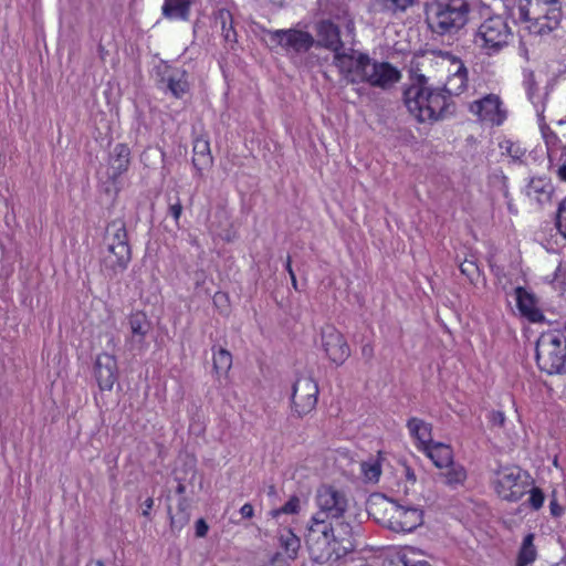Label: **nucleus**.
Returning <instances> with one entry per match:
<instances>
[{
  "label": "nucleus",
  "instance_id": "nucleus-3",
  "mask_svg": "<svg viewBox=\"0 0 566 566\" xmlns=\"http://www.w3.org/2000/svg\"><path fill=\"white\" fill-rule=\"evenodd\" d=\"M478 0H438L427 7V22L433 33L452 35L473 18Z\"/></svg>",
  "mask_w": 566,
  "mask_h": 566
},
{
  "label": "nucleus",
  "instance_id": "nucleus-1",
  "mask_svg": "<svg viewBox=\"0 0 566 566\" xmlns=\"http://www.w3.org/2000/svg\"><path fill=\"white\" fill-rule=\"evenodd\" d=\"M443 62L452 66L444 86L431 88L423 74L417 75L405 90L403 101L411 115L418 122H437L454 112L452 96L461 95L468 86V69L463 62L450 52H438Z\"/></svg>",
  "mask_w": 566,
  "mask_h": 566
},
{
  "label": "nucleus",
  "instance_id": "nucleus-7",
  "mask_svg": "<svg viewBox=\"0 0 566 566\" xmlns=\"http://www.w3.org/2000/svg\"><path fill=\"white\" fill-rule=\"evenodd\" d=\"M512 38L513 34L506 21L495 15L481 23L474 35V43L486 55H493L507 46Z\"/></svg>",
  "mask_w": 566,
  "mask_h": 566
},
{
  "label": "nucleus",
  "instance_id": "nucleus-60",
  "mask_svg": "<svg viewBox=\"0 0 566 566\" xmlns=\"http://www.w3.org/2000/svg\"><path fill=\"white\" fill-rule=\"evenodd\" d=\"M289 274H290V277H291V279H292L293 276H295V273H294V271H293V270H290V271H289Z\"/></svg>",
  "mask_w": 566,
  "mask_h": 566
},
{
  "label": "nucleus",
  "instance_id": "nucleus-18",
  "mask_svg": "<svg viewBox=\"0 0 566 566\" xmlns=\"http://www.w3.org/2000/svg\"><path fill=\"white\" fill-rule=\"evenodd\" d=\"M130 329V345L133 348H143L146 335L149 333L151 325L147 316L143 312L132 313L128 317Z\"/></svg>",
  "mask_w": 566,
  "mask_h": 566
},
{
  "label": "nucleus",
  "instance_id": "nucleus-55",
  "mask_svg": "<svg viewBox=\"0 0 566 566\" xmlns=\"http://www.w3.org/2000/svg\"><path fill=\"white\" fill-rule=\"evenodd\" d=\"M176 491L178 494H184L186 491V486L182 483H179Z\"/></svg>",
  "mask_w": 566,
  "mask_h": 566
},
{
  "label": "nucleus",
  "instance_id": "nucleus-8",
  "mask_svg": "<svg viewBox=\"0 0 566 566\" xmlns=\"http://www.w3.org/2000/svg\"><path fill=\"white\" fill-rule=\"evenodd\" d=\"M493 485L501 499L516 502L527 492L530 483L518 467H505L495 472Z\"/></svg>",
  "mask_w": 566,
  "mask_h": 566
},
{
  "label": "nucleus",
  "instance_id": "nucleus-48",
  "mask_svg": "<svg viewBox=\"0 0 566 566\" xmlns=\"http://www.w3.org/2000/svg\"><path fill=\"white\" fill-rule=\"evenodd\" d=\"M272 566H289L287 563L283 559L280 553H275L271 558Z\"/></svg>",
  "mask_w": 566,
  "mask_h": 566
},
{
  "label": "nucleus",
  "instance_id": "nucleus-17",
  "mask_svg": "<svg viewBox=\"0 0 566 566\" xmlns=\"http://www.w3.org/2000/svg\"><path fill=\"white\" fill-rule=\"evenodd\" d=\"M562 20L560 8H546V17L541 20H523L527 23V29L531 33L536 35H544L557 29Z\"/></svg>",
  "mask_w": 566,
  "mask_h": 566
},
{
  "label": "nucleus",
  "instance_id": "nucleus-12",
  "mask_svg": "<svg viewBox=\"0 0 566 566\" xmlns=\"http://www.w3.org/2000/svg\"><path fill=\"white\" fill-rule=\"evenodd\" d=\"M322 347L331 361L343 365L350 356V348L344 335L334 326L322 329Z\"/></svg>",
  "mask_w": 566,
  "mask_h": 566
},
{
  "label": "nucleus",
  "instance_id": "nucleus-58",
  "mask_svg": "<svg viewBox=\"0 0 566 566\" xmlns=\"http://www.w3.org/2000/svg\"><path fill=\"white\" fill-rule=\"evenodd\" d=\"M553 566H566V560H562Z\"/></svg>",
  "mask_w": 566,
  "mask_h": 566
},
{
  "label": "nucleus",
  "instance_id": "nucleus-44",
  "mask_svg": "<svg viewBox=\"0 0 566 566\" xmlns=\"http://www.w3.org/2000/svg\"><path fill=\"white\" fill-rule=\"evenodd\" d=\"M209 526L203 518L196 522V536L205 537L208 533Z\"/></svg>",
  "mask_w": 566,
  "mask_h": 566
},
{
  "label": "nucleus",
  "instance_id": "nucleus-61",
  "mask_svg": "<svg viewBox=\"0 0 566 566\" xmlns=\"http://www.w3.org/2000/svg\"><path fill=\"white\" fill-rule=\"evenodd\" d=\"M402 566H405V558L402 559Z\"/></svg>",
  "mask_w": 566,
  "mask_h": 566
},
{
  "label": "nucleus",
  "instance_id": "nucleus-43",
  "mask_svg": "<svg viewBox=\"0 0 566 566\" xmlns=\"http://www.w3.org/2000/svg\"><path fill=\"white\" fill-rule=\"evenodd\" d=\"M490 421L493 426L502 427L505 422V416L502 411H492Z\"/></svg>",
  "mask_w": 566,
  "mask_h": 566
},
{
  "label": "nucleus",
  "instance_id": "nucleus-21",
  "mask_svg": "<svg viewBox=\"0 0 566 566\" xmlns=\"http://www.w3.org/2000/svg\"><path fill=\"white\" fill-rule=\"evenodd\" d=\"M553 193L554 187L552 182L545 178H532L526 188L527 197L535 200L541 206L551 202Z\"/></svg>",
  "mask_w": 566,
  "mask_h": 566
},
{
  "label": "nucleus",
  "instance_id": "nucleus-54",
  "mask_svg": "<svg viewBox=\"0 0 566 566\" xmlns=\"http://www.w3.org/2000/svg\"><path fill=\"white\" fill-rule=\"evenodd\" d=\"M406 476L411 482L416 481V474L409 468L406 469Z\"/></svg>",
  "mask_w": 566,
  "mask_h": 566
},
{
  "label": "nucleus",
  "instance_id": "nucleus-34",
  "mask_svg": "<svg viewBox=\"0 0 566 566\" xmlns=\"http://www.w3.org/2000/svg\"><path fill=\"white\" fill-rule=\"evenodd\" d=\"M300 499L296 495L290 497V500L281 507L272 510L270 515L274 518L279 517L281 514H297L300 511Z\"/></svg>",
  "mask_w": 566,
  "mask_h": 566
},
{
  "label": "nucleus",
  "instance_id": "nucleus-2",
  "mask_svg": "<svg viewBox=\"0 0 566 566\" xmlns=\"http://www.w3.org/2000/svg\"><path fill=\"white\" fill-rule=\"evenodd\" d=\"M338 69L350 83L366 82L374 87L387 90L401 78L400 71L388 62H378L367 54L338 56Z\"/></svg>",
  "mask_w": 566,
  "mask_h": 566
},
{
  "label": "nucleus",
  "instance_id": "nucleus-15",
  "mask_svg": "<svg viewBox=\"0 0 566 566\" xmlns=\"http://www.w3.org/2000/svg\"><path fill=\"white\" fill-rule=\"evenodd\" d=\"M317 44L334 52V63L338 67V56L353 55L342 52L343 42L340 41L339 30L331 21H322L317 24Z\"/></svg>",
  "mask_w": 566,
  "mask_h": 566
},
{
  "label": "nucleus",
  "instance_id": "nucleus-39",
  "mask_svg": "<svg viewBox=\"0 0 566 566\" xmlns=\"http://www.w3.org/2000/svg\"><path fill=\"white\" fill-rule=\"evenodd\" d=\"M168 514L170 515V526L171 528L181 530L190 520L189 512H178L177 515H171L170 507L168 509Z\"/></svg>",
  "mask_w": 566,
  "mask_h": 566
},
{
  "label": "nucleus",
  "instance_id": "nucleus-26",
  "mask_svg": "<svg viewBox=\"0 0 566 566\" xmlns=\"http://www.w3.org/2000/svg\"><path fill=\"white\" fill-rule=\"evenodd\" d=\"M163 81L167 82V88L177 98L182 97L189 91L187 73L184 70H172Z\"/></svg>",
  "mask_w": 566,
  "mask_h": 566
},
{
  "label": "nucleus",
  "instance_id": "nucleus-6",
  "mask_svg": "<svg viewBox=\"0 0 566 566\" xmlns=\"http://www.w3.org/2000/svg\"><path fill=\"white\" fill-rule=\"evenodd\" d=\"M536 361L548 375L560 374L566 364V336L557 331L543 333L536 343Z\"/></svg>",
  "mask_w": 566,
  "mask_h": 566
},
{
  "label": "nucleus",
  "instance_id": "nucleus-22",
  "mask_svg": "<svg viewBox=\"0 0 566 566\" xmlns=\"http://www.w3.org/2000/svg\"><path fill=\"white\" fill-rule=\"evenodd\" d=\"M130 163V150L125 144H117L114 147L109 159V176L113 179L119 177L128 169Z\"/></svg>",
  "mask_w": 566,
  "mask_h": 566
},
{
  "label": "nucleus",
  "instance_id": "nucleus-51",
  "mask_svg": "<svg viewBox=\"0 0 566 566\" xmlns=\"http://www.w3.org/2000/svg\"><path fill=\"white\" fill-rule=\"evenodd\" d=\"M549 507H551V512L554 516L560 515L562 509L555 501L551 502Z\"/></svg>",
  "mask_w": 566,
  "mask_h": 566
},
{
  "label": "nucleus",
  "instance_id": "nucleus-24",
  "mask_svg": "<svg viewBox=\"0 0 566 566\" xmlns=\"http://www.w3.org/2000/svg\"><path fill=\"white\" fill-rule=\"evenodd\" d=\"M428 458L431 459L433 464L439 468L443 469L447 465H450L451 462H453V451L450 446L441 443V442H433L429 446H427L426 449H423Z\"/></svg>",
  "mask_w": 566,
  "mask_h": 566
},
{
  "label": "nucleus",
  "instance_id": "nucleus-14",
  "mask_svg": "<svg viewBox=\"0 0 566 566\" xmlns=\"http://www.w3.org/2000/svg\"><path fill=\"white\" fill-rule=\"evenodd\" d=\"M470 111L479 116L481 120L490 122L493 125H501L506 118V112L502 108L499 95L489 94L470 105Z\"/></svg>",
  "mask_w": 566,
  "mask_h": 566
},
{
  "label": "nucleus",
  "instance_id": "nucleus-37",
  "mask_svg": "<svg viewBox=\"0 0 566 566\" xmlns=\"http://www.w3.org/2000/svg\"><path fill=\"white\" fill-rule=\"evenodd\" d=\"M500 147L503 149V154L510 156L514 161H520L525 155V149L511 140H504Z\"/></svg>",
  "mask_w": 566,
  "mask_h": 566
},
{
  "label": "nucleus",
  "instance_id": "nucleus-47",
  "mask_svg": "<svg viewBox=\"0 0 566 566\" xmlns=\"http://www.w3.org/2000/svg\"><path fill=\"white\" fill-rule=\"evenodd\" d=\"M531 3H538V6H546L547 8H560L558 0H531Z\"/></svg>",
  "mask_w": 566,
  "mask_h": 566
},
{
  "label": "nucleus",
  "instance_id": "nucleus-20",
  "mask_svg": "<svg viewBox=\"0 0 566 566\" xmlns=\"http://www.w3.org/2000/svg\"><path fill=\"white\" fill-rule=\"evenodd\" d=\"M546 6L531 3V0H518L517 4L511 8V15L516 21L541 20L546 17Z\"/></svg>",
  "mask_w": 566,
  "mask_h": 566
},
{
  "label": "nucleus",
  "instance_id": "nucleus-27",
  "mask_svg": "<svg viewBox=\"0 0 566 566\" xmlns=\"http://www.w3.org/2000/svg\"><path fill=\"white\" fill-rule=\"evenodd\" d=\"M440 472V478L443 483L452 489H455L458 485H462L467 480V471L463 465L460 463L451 462L450 465H447Z\"/></svg>",
  "mask_w": 566,
  "mask_h": 566
},
{
  "label": "nucleus",
  "instance_id": "nucleus-46",
  "mask_svg": "<svg viewBox=\"0 0 566 566\" xmlns=\"http://www.w3.org/2000/svg\"><path fill=\"white\" fill-rule=\"evenodd\" d=\"M240 513L244 518H251L254 514L253 506L250 503H245L241 509Z\"/></svg>",
  "mask_w": 566,
  "mask_h": 566
},
{
  "label": "nucleus",
  "instance_id": "nucleus-57",
  "mask_svg": "<svg viewBox=\"0 0 566 566\" xmlns=\"http://www.w3.org/2000/svg\"><path fill=\"white\" fill-rule=\"evenodd\" d=\"M291 282H292L293 287H294L295 290H297V281H296V276H293V277L291 279Z\"/></svg>",
  "mask_w": 566,
  "mask_h": 566
},
{
  "label": "nucleus",
  "instance_id": "nucleus-40",
  "mask_svg": "<svg viewBox=\"0 0 566 566\" xmlns=\"http://www.w3.org/2000/svg\"><path fill=\"white\" fill-rule=\"evenodd\" d=\"M528 502L534 510L541 509L544 503L543 492L537 488H533L531 490V495H530Z\"/></svg>",
  "mask_w": 566,
  "mask_h": 566
},
{
  "label": "nucleus",
  "instance_id": "nucleus-35",
  "mask_svg": "<svg viewBox=\"0 0 566 566\" xmlns=\"http://www.w3.org/2000/svg\"><path fill=\"white\" fill-rule=\"evenodd\" d=\"M361 467V473L364 474V478L366 481L368 482H377L379 476H380V473H381V468H380V464L377 462V461H368V462H363L360 464Z\"/></svg>",
  "mask_w": 566,
  "mask_h": 566
},
{
  "label": "nucleus",
  "instance_id": "nucleus-33",
  "mask_svg": "<svg viewBox=\"0 0 566 566\" xmlns=\"http://www.w3.org/2000/svg\"><path fill=\"white\" fill-rule=\"evenodd\" d=\"M416 0H376L384 10L396 13L398 11L403 12L415 3Z\"/></svg>",
  "mask_w": 566,
  "mask_h": 566
},
{
  "label": "nucleus",
  "instance_id": "nucleus-49",
  "mask_svg": "<svg viewBox=\"0 0 566 566\" xmlns=\"http://www.w3.org/2000/svg\"><path fill=\"white\" fill-rule=\"evenodd\" d=\"M144 510H143V515L144 516H148L149 515V512L150 510L153 509V505H154V500L151 497H148L144 501Z\"/></svg>",
  "mask_w": 566,
  "mask_h": 566
},
{
  "label": "nucleus",
  "instance_id": "nucleus-9",
  "mask_svg": "<svg viewBox=\"0 0 566 566\" xmlns=\"http://www.w3.org/2000/svg\"><path fill=\"white\" fill-rule=\"evenodd\" d=\"M388 527L397 533H410L422 525L423 511L413 505H403L389 500Z\"/></svg>",
  "mask_w": 566,
  "mask_h": 566
},
{
  "label": "nucleus",
  "instance_id": "nucleus-45",
  "mask_svg": "<svg viewBox=\"0 0 566 566\" xmlns=\"http://www.w3.org/2000/svg\"><path fill=\"white\" fill-rule=\"evenodd\" d=\"M361 356L367 360V361H370L373 358H374V346L368 343V344H365L363 347H361Z\"/></svg>",
  "mask_w": 566,
  "mask_h": 566
},
{
  "label": "nucleus",
  "instance_id": "nucleus-4",
  "mask_svg": "<svg viewBox=\"0 0 566 566\" xmlns=\"http://www.w3.org/2000/svg\"><path fill=\"white\" fill-rule=\"evenodd\" d=\"M338 526L344 531V536L336 535L335 530L327 523L326 518L321 515H313L307 525L305 542L315 558L318 559L329 555V546L333 542L342 543L344 552L354 551L353 528L343 523H339Z\"/></svg>",
  "mask_w": 566,
  "mask_h": 566
},
{
  "label": "nucleus",
  "instance_id": "nucleus-16",
  "mask_svg": "<svg viewBox=\"0 0 566 566\" xmlns=\"http://www.w3.org/2000/svg\"><path fill=\"white\" fill-rule=\"evenodd\" d=\"M95 377L102 390H111L117 380V361L113 355L103 353L95 361Z\"/></svg>",
  "mask_w": 566,
  "mask_h": 566
},
{
  "label": "nucleus",
  "instance_id": "nucleus-28",
  "mask_svg": "<svg viewBox=\"0 0 566 566\" xmlns=\"http://www.w3.org/2000/svg\"><path fill=\"white\" fill-rule=\"evenodd\" d=\"M216 23L221 29V34L227 43L237 42V32L233 28V17L227 9H220L216 15Z\"/></svg>",
  "mask_w": 566,
  "mask_h": 566
},
{
  "label": "nucleus",
  "instance_id": "nucleus-29",
  "mask_svg": "<svg viewBox=\"0 0 566 566\" xmlns=\"http://www.w3.org/2000/svg\"><path fill=\"white\" fill-rule=\"evenodd\" d=\"M190 1L189 0H165L163 6V13L169 19L186 20L189 14Z\"/></svg>",
  "mask_w": 566,
  "mask_h": 566
},
{
  "label": "nucleus",
  "instance_id": "nucleus-23",
  "mask_svg": "<svg viewBox=\"0 0 566 566\" xmlns=\"http://www.w3.org/2000/svg\"><path fill=\"white\" fill-rule=\"evenodd\" d=\"M213 158L210 153V144L207 139L197 138L193 142L192 164L199 174L212 166Z\"/></svg>",
  "mask_w": 566,
  "mask_h": 566
},
{
  "label": "nucleus",
  "instance_id": "nucleus-32",
  "mask_svg": "<svg viewBox=\"0 0 566 566\" xmlns=\"http://www.w3.org/2000/svg\"><path fill=\"white\" fill-rule=\"evenodd\" d=\"M232 366V355L226 348L213 349V370L217 375H227Z\"/></svg>",
  "mask_w": 566,
  "mask_h": 566
},
{
  "label": "nucleus",
  "instance_id": "nucleus-19",
  "mask_svg": "<svg viewBox=\"0 0 566 566\" xmlns=\"http://www.w3.org/2000/svg\"><path fill=\"white\" fill-rule=\"evenodd\" d=\"M517 308L523 316L533 323L542 322L544 315L537 308L535 298L525 289L518 286L515 289Z\"/></svg>",
  "mask_w": 566,
  "mask_h": 566
},
{
  "label": "nucleus",
  "instance_id": "nucleus-56",
  "mask_svg": "<svg viewBox=\"0 0 566 566\" xmlns=\"http://www.w3.org/2000/svg\"><path fill=\"white\" fill-rule=\"evenodd\" d=\"M285 268H286V271H287V272H289L290 270H293V269H292L291 258H290V256H287Z\"/></svg>",
  "mask_w": 566,
  "mask_h": 566
},
{
  "label": "nucleus",
  "instance_id": "nucleus-52",
  "mask_svg": "<svg viewBox=\"0 0 566 566\" xmlns=\"http://www.w3.org/2000/svg\"><path fill=\"white\" fill-rule=\"evenodd\" d=\"M557 176L560 180L566 181V164L557 169Z\"/></svg>",
  "mask_w": 566,
  "mask_h": 566
},
{
  "label": "nucleus",
  "instance_id": "nucleus-41",
  "mask_svg": "<svg viewBox=\"0 0 566 566\" xmlns=\"http://www.w3.org/2000/svg\"><path fill=\"white\" fill-rule=\"evenodd\" d=\"M525 86H526V91H527V95H528V98L535 103V96L537 94V91H538V86L535 82V78H534V74L533 73H528L527 76H526V80H525Z\"/></svg>",
  "mask_w": 566,
  "mask_h": 566
},
{
  "label": "nucleus",
  "instance_id": "nucleus-10",
  "mask_svg": "<svg viewBox=\"0 0 566 566\" xmlns=\"http://www.w3.org/2000/svg\"><path fill=\"white\" fill-rule=\"evenodd\" d=\"M315 501L319 509L316 515H321L326 520L342 517L348 507L346 494L331 485L318 488Z\"/></svg>",
  "mask_w": 566,
  "mask_h": 566
},
{
  "label": "nucleus",
  "instance_id": "nucleus-30",
  "mask_svg": "<svg viewBox=\"0 0 566 566\" xmlns=\"http://www.w3.org/2000/svg\"><path fill=\"white\" fill-rule=\"evenodd\" d=\"M279 542L290 559H295L297 557L301 542L290 528H283L280 531Z\"/></svg>",
  "mask_w": 566,
  "mask_h": 566
},
{
  "label": "nucleus",
  "instance_id": "nucleus-36",
  "mask_svg": "<svg viewBox=\"0 0 566 566\" xmlns=\"http://www.w3.org/2000/svg\"><path fill=\"white\" fill-rule=\"evenodd\" d=\"M461 273L467 276L471 283H474L480 276V269L475 263V260L465 259L459 265Z\"/></svg>",
  "mask_w": 566,
  "mask_h": 566
},
{
  "label": "nucleus",
  "instance_id": "nucleus-5",
  "mask_svg": "<svg viewBox=\"0 0 566 566\" xmlns=\"http://www.w3.org/2000/svg\"><path fill=\"white\" fill-rule=\"evenodd\" d=\"M105 240L107 253L103 258V270L109 277H114L118 273H123L132 260V251L124 221H112L106 228Z\"/></svg>",
  "mask_w": 566,
  "mask_h": 566
},
{
  "label": "nucleus",
  "instance_id": "nucleus-13",
  "mask_svg": "<svg viewBox=\"0 0 566 566\" xmlns=\"http://www.w3.org/2000/svg\"><path fill=\"white\" fill-rule=\"evenodd\" d=\"M271 42L296 53L308 51L314 44V38L305 31L289 29L269 32Z\"/></svg>",
  "mask_w": 566,
  "mask_h": 566
},
{
  "label": "nucleus",
  "instance_id": "nucleus-11",
  "mask_svg": "<svg viewBox=\"0 0 566 566\" xmlns=\"http://www.w3.org/2000/svg\"><path fill=\"white\" fill-rule=\"evenodd\" d=\"M318 386L316 381L308 376L300 377L293 386L292 407L300 416L310 413L317 403Z\"/></svg>",
  "mask_w": 566,
  "mask_h": 566
},
{
  "label": "nucleus",
  "instance_id": "nucleus-53",
  "mask_svg": "<svg viewBox=\"0 0 566 566\" xmlns=\"http://www.w3.org/2000/svg\"><path fill=\"white\" fill-rule=\"evenodd\" d=\"M178 512H188V504H187V501L186 499H181L179 504H178Z\"/></svg>",
  "mask_w": 566,
  "mask_h": 566
},
{
  "label": "nucleus",
  "instance_id": "nucleus-25",
  "mask_svg": "<svg viewBox=\"0 0 566 566\" xmlns=\"http://www.w3.org/2000/svg\"><path fill=\"white\" fill-rule=\"evenodd\" d=\"M407 427L410 431V434L418 440L420 444L419 448L421 450L433 443L431 437L432 427L430 423L418 418H411L408 420Z\"/></svg>",
  "mask_w": 566,
  "mask_h": 566
},
{
  "label": "nucleus",
  "instance_id": "nucleus-38",
  "mask_svg": "<svg viewBox=\"0 0 566 566\" xmlns=\"http://www.w3.org/2000/svg\"><path fill=\"white\" fill-rule=\"evenodd\" d=\"M556 227L559 233L566 238V198L558 206L556 216Z\"/></svg>",
  "mask_w": 566,
  "mask_h": 566
},
{
  "label": "nucleus",
  "instance_id": "nucleus-31",
  "mask_svg": "<svg viewBox=\"0 0 566 566\" xmlns=\"http://www.w3.org/2000/svg\"><path fill=\"white\" fill-rule=\"evenodd\" d=\"M537 557V551L534 545V534H527L522 542L518 556L517 566H527L535 562Z\"/></svg>",
  "mask_w": 566,
  "mask_h": 566
},
{
  "label": "nucleus",
  "instance_id": "nucleus-50",
  "mask_svg": "<svg viewBox=\"0 0 566 566\" xmlns=\"http://www.w3.org/2000/svg\"><path fill=\"white\" fill-rule=\"evenodd\" d=\"M405 566H430V564L427 560H411L405 558Z\"/></svg>",
  "mask_w": 566,
  "mask_h": 566
},
{
  "label": "nucleus",
  "instance_id": "nucleus-42",
  "mask_svg": "<svg viewBox=\"0 0 566 566\" xmlns=\"http://www.w3.org/2000/svg\"><path fill=\"white\" fill-rule=\"evenodd\" d=\"M168 210H169L170 216L175 219V221L178 222V220L182 213V205H181L179 197L176 198L175 202H171L169 205Z\"/></svg>",
  "mask_w": 566,
  "mask_h": 566
},
{
  "label": "nucleus",
  "instance_id": "nucleus-59",
  "mask_svg": "<svg viewBox=\"0 0 566 566\" xmlns=\"http://www.w3.org/2000/svg\"><path fill=\"white\" fill-rule=\"evenodd\" d=\"M95 566H105V565L102 560L98 559L95 562Z\"/></svg>",
  "mask_w": 566,
  "mask_h": 566
}]
</instances>
